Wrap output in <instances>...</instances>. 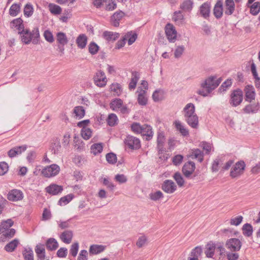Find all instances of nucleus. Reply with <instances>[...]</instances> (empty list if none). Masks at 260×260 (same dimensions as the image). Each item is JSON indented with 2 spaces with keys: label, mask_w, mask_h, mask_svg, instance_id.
Here are the masks:
<instances>
[{
  "label": "nucleus",
  "mask_w": 260,
  "mask_h": 260,
  "mask_svg": "<svg viewBox=\"0 0 260 260\" xmlns=\"http://www.w3.org/2000/svg\"><path fill=\"white\" fill-rule=\"evenodd\" d=\"M183 115L185 121L193 128L199 126V118L195 112V106L192 103L187 104L184 108Z\"/></svg>",
  "instance_id": "obj_1"
},
{
  "label": "nucleus",
  "mask_w": 260,
  "mask_h": 260,
  "mask_svg": "<svg viewBox=\"0 0 260 260\" xmlns=\"http://www.w3.org/2000/svg\"><path fill=\"white\" fill-rule=\"evenodd\" d=\"M20 36L21 41L25 44H28L32 42V44L36 45L39 42L40 33L38 27H35L31 31L26 29Z\"/></svg>",
  "instance_id": "obj_2"
},
{
  "label": "nucleus",
  "mask_w": 260,
  "mask_h": 260,
  "mask_svg": "<svg viewBox=\"0 0 260 260\" xmlns=\"http://www.w3.org/2000/svg\"><path fill=\"white\" fill-rule=\"evenodd\" d=\"M215 79L216 78L214 77H210L201 84L202 87L207 89L208 92H210L212 90L216 88L221 82L220 79L217 80Z\"/></svg>",
  "instance_id": "obj_3"
},
{
  "label": "nucleus",
  "mask_w": 260,
  "mask_h": 260,
  "mask_svg": "<svg viewBox=\"0 0 260 260\" xmlns=\"http://www.w3.org/2000/svg\"><path fill=\"white\" fill-rule=\"evenodd\" d=\"M245 164L243 161H239L232 168L230 176L236 178L241 175L245 170Z\"/></svg>",
  "instance_id": "obj_4"
},
{
  "label": "nucleus",
  "mask_w": 260,
  "mask_h": 260,
  "mask_svg": "<svg viewBox=\"0 0 260 260\" xmlns=\"http://www.w3.org/2000/svg\"><path fill=\"white\" fill-rule=\"evenodd\" d=\"M242 243L237 238H231L227 240L225 247L232 252H236L241 249Z\"/></svg>",
  "instance_id": "obj_5"
},
{
  "label": "nucleus",
  "mask_w": 260,
  "mask_h": 260,
  "mask_svg": "<svg viewBox=\"0 0 260 260\" xmlns=\"http://www.w3.org/2000/svg\"><path fill=\"white\" fill-rule=\"evenodd\" d=\"M242 100L243 92L241 90H235L231 93L230 104L232 106L236 107L239 105Z\"/></svg>",
  "instance_id": "obj_6"
},
{
  "label": "nucleus",
  "mask_w": 260,
  "mask_h": 260,
  "mask_svg": "<svg viewBox=\"0 0 260 260\" xmlns=\"http://www.w3.org/2000/svg\"><path fill=\"white\" fill-rule=\"evenodd\" d=\"M60 171L59 167L56 164H52L43 169L42 174L46 177H51L57 175Z\"/></svg>",
  "instance_id": "obj_7"
},
{
  "label": "nucleus",
  "mask_w": 260,
  "mask_h": 260,
  "mask_svg": "<svg viewBox=\"0 0 260 260\" xmlns=\"http://www.w3.org/2000/svg\"><path fill=\"white\" fill-rule=\"evenodd\" d=\"M7 197L10 201L17 202L21 201L23 199L24 196L21 190L13 189L8 192Z\"/></svg>",
  "instance_id": "obj_8"
},
{
  "label": "nucleus",
  "mask_w": 260,
  "mask_h": 260,
  "mask_svg": "<svg viewBox=\"0 0 260 260\" xmlns=\"http://www.w3.org/2000/svg\"><path fill=\"white\" fill-rule=\"evenodd\" d=\"M165 32L167 39L170 42H174L176 40L177 31L175 27L170 23H168L165 27Z\"/></svg>",
  "instance_id": "obj_9"
},
{
  "label": "nucleus",
  "mask_w": 260,
  "mask_h": 260,
  "mask_svg": "<svg viewBox=\"0 0 260 260\" xmlns=\"http://www.w3.org/2000/svg\"><path fill=\"white\" fill-rule=\"evenodd\" d=\"M95 84L99 87H104L106 85L107 78L104 72L98 71L93 77Z\"/></svg>",
  "instance_id": "obj_10"
},
{
  "label": "nucleus",
  "mask_w": 260,
  "mask_h": 260,
  "mask_svg": "<svg viewBox=\"0 0 260 260\" xmlns=\"http://www.w3.org/2000/svg\"><path fill=\"white\" fill-rule=\"evenodd\" d=\"M124 143L127 147L132 149H137L140 147L139 139L132 136H128L125 139Z\"/></svg>",
  "instance_id": "obj_11"
},
{
  "label": "nucleus",
  "mask_w": 260,
  "mask_h": 260,
  "mask_svg": "<svg viewBox=\"0 0 260 260\" xmlns=\"http://www.w3.org/2000/svg\"><path fill=\"white\" fill-rule=\"evenodd\" d=\"M161 189L168 193H173L177 189V186L171 180H166L161 185Z\"/></svg>",
  "instance_id": "obj_12"
},
{
  "label": "nucleus",
  "mask_w": 260,
  "mask_h": 260,
  "mask_svg": "<svg viewBox=\"0 0 260 260\" xmlns=\"http://www.w3.org/2000/svg\"><path fill=\"white\" fill-rule=\"evenodd\" d=\"M196 168L195 164L191 161L186 162L182 167V172L186 178H189Z\"/></svg>",
  "instance_id": "obj_13"
},
{
  "label": "nucleus",
  "mask_w": 260,
  "mask_h": 260,
  "mask_svg": "<svg viewBox=\"0 0 260 260\" xmlns=\"http://www.w3.org/2000/svg\"><path fill=\"white\" fill-rule=\"evenodd\" d=\"M27 148L26 145L14 147L8 152V155L10 158L14 157L24 152Z\"/></svg>",
  "instance_id": "obj_14"
},
{
  "label": "nucleus",
  "mask_w": 260,
  "mask_h": 260,
  "mask_svg": "<svg viewBox=\"0 0 260 260\" xmlns=\"http://www.w3.org/2000/svg\"><path fill=\"white\" fill-rule=\"evenodd\" d=\"M166 138L163 132H159L157 137V148L159 152L162 153L165 151L164 145Z\"/></svg>",
  "instance_id": "obj_15"
},
{
  "label": "nucleus",
  "mask_w": 260,
  "mask_h": 260,
  "mask_svg": "<svg viewBox=\"0 0 260 260\" xmlns=\"http://www.w3.org/2000/svg\"><path fill=\"white\" fill-rule=\"evenodd\" d=\"M200 12L203 18H208L210 14V4L208 2L203 4L200 7Z\"/></svg>",
  "instance_id": "obj_16"
},
{
  "label": "nucleus",
  "mask_w": 260,
  "mask_h": 260,
  "mask_svg": "<svg viewBox=\"0 0 260 260\" xmlns=\"http://www.w3.org/2000/svg\"><path fill=\"white\" fill-rule=\"evenodd\" d=\"M245 100L251 102L255 99V91L254 87L251 85H247L245 88Z\"/></svg>",
  "instance_id": "obj_17"
},
{
  "label": "nucleus",
  "mask_w": 260,
  "mask_h": 260,
  "mask_svg": "<svg viewBox=\"0 0 260 260\" xmlns=\"http://www.w3.org/2000/svg\"><path fill=\"white\" fill-rule=\"evenodd\" d=\"M213 14L217 19H219L222 17L223 14V5L221 1H218L215 5L213 9Z\"/></svg>",
  "instance_id": "obj_18"
},
{
  "label": "nucleus",
  "mask_w": 260,
  "mask_h": 260,
  "mask_svg": "<svg viewBox=\"0 0 260 260\" xmlns=\"http://www.w3.org/2000/svg\"><path fill=\"white\" fill-rule=\"evenodd\" d=\"M63 190V188L61 186L52 184L48 186L46 188V191L49 194L52 195H56L61 192Z\"/></svg>",
  "instance_id": "obj_19"
},
{
  "label": "nucleus",
  "mask_w": 260,
  "mask_h": 260,
  "mask_svg": "<svg viewBox=\"0 0 260 260\" xmlns=\"http://www.w3.org/2000/svg\"><path fill=\"white\" fill-rule=\"evenodd\" d=\"M3 232V233H0V234H2L0 240L2 242H5L12 238L14 236L16 233L15 230L14 229L4 230Z\"/></svg>",
  "instance_id": "obj_20"
},
{
  "label": "nucleus",
  "mask_w": 260,
  "mask_h": 260,
  "mask_svg": "<svg viewBox=\"0 0 260 260\" xmlns=\"http://www.w3.org/2000/svg\"><path fill=\"white\" fill-rule=\"evenodd\" d=\"M235 9V5L233 0H225L224 13L227 15H231Z\"/></svg>",
  "instance_id": "obj_21"
},
{
  "label": "nucleus",
  "mask_w": 260,
  "mask_h": 260,
  "mask_svg": "<svg viewBox=\"0 0 260 260\" xmlns=\"http://www.w3.org/2000/svg\"><path fill=\"white\" fill-rule=\"evenodd\" d=\"M140 79V74L138 72H133L132 74V77L128 85L129 90L134 89L137 85V83Z\"/></svg>",
  "instance_id": "obj_22"
},
{
  "label": "nucleus",
  "mask_w": 260,
  "mask_h": 260,
  "mask_svg": "<svg viewBox=\"0 0 260 260\" xmlns=\"http://www.w3.org/2000/svg\"><path fill=\"white\" fill-rule=\"evenodd\" d=\"M105 249L106 246L93 244L90 246L89 252L91 254H98L103 252Z\"/></svg>",
  "instance_id": "obj_23"
},
{
  "label": "nucleus",
  "mask_w": 260,
  "mask_h": 260,
  "mask_svg": "<svg viewBox=\"0 0 260 260\" xmlns=\"http://www.w3.org/2000/svg\"><path fill=\"white\" fill-rule=\"evenodd\" d=\"M140 134H141L142 135L146 136L147 137V140H150L153 136V132L151 127L147 124L143 125L142 132H141Z\"/></svg>",
  "instance_id": "obj_24"
},
{
  "label": "nucleus",
  "mask_w": 260,
  "mask_h": 260,
  "mask_svg": "<svg viewBox=\"0 0 260 260\" xmlns=\"http://www.w3.org/2000/svg\"><path fill=\"white\" fill-rule=\"evenodd\" d=\"M73 236L71 231H65L61 234L60 238L64 243L69 244L72 241Z\"/></svg>",
  "instance_id": "obj_25"
},
{
  "label": "nucleus",
  "mask_w": 260,
  "mask_h": 260,
  "mask_svg": "<svg viewBox=\"0 0 260 260\" xmlns=\"http://www.w3.org/2000/svg\"><path fill=\"white\" fill-rule=\"evenodd\" d=\"M19 244L17 239H15L7 244L4 247V249L7 252H12L14 251Z\"/></svg>",
  "instance_id": "obj_26"
},
{
  "label": "nucleus",
  "mask_w": 260,
  "mask_h": 260,
  "mask_svg": "<svg viewBox=\"0 0 260 260\" xmlns=\"http://www.w3.org/2000/svg\"><path fill=\"white\" fill-rule=\"evenodd\" d=\"M259 109V106L258 104H251L247 105L243 109L244 113L246 114L255 113Z\"/></svg>",
  "instance_id": "obj_27"
},
{
  "label": "nucleus",
  "mask_w": 260,
  "mask_h": 260,
  "mask_svg": "<svg viewBox=\"0 0 260 260\" xmlns=\"http://www.w3.org/2000/svg\"><path fill=\"white\" fill-rule=\"evenodd\" d=\"M174 124L177 130L183 136L185 137L189 135L188 130L180 121H175Z\"/></svg>",
  "instance_id": "obj_28"
},
{
  "label": "nucleus",
  "mask_w": 260,
  "mask_h": 260,
  "mask_svg": "<svg viewBox=\"0 0 260 260\" xmlns=\"http://www.w3.org/2000/svg\"><path fill=\"white\" fill-rule=\"evenodd\" d=\"M103 38L108 41H114L119 37V34L117 32L105 31L103 34Z\"/></svg>",
  "instance_id": "obj_29"
},
{
  "label": "nucleus",
  "mask_w": 260,
  "mask_h": 260,
  "mask_svg": "<svg viewBox=\"0 0 260 260\" xmlns=\"http://www.w3.org/2000/svg\"><path fill=\"white\" fill-rule=\"evenodd\" d=\"M189 157L192 159L197 158L199 162H202L204 158V154L203 152L199 149H192L189 154Z\"/></svg>",
  "instance_id": "obj_30"
},
{
  "label": "nucleus",
  "mask_w": 260,
  "mask_h": 260,
  "mask_svg": "<svg viewBox=\"0 0 260 260\" xmlns=\"http://www.w3.org/2000/svg\"><path fill=\"white\" fill-rule=\"evenodd\" d=\"M47 248L51 251L56 250L58 247L57 241L53 238L48 239L46 242Z\"/></svg>",
  "instance_id": "obj_31"
},
{
  "label": "nucleus",
  "mask_w": 260,
  "mask_h": 260,
  "mask_svg": "<svg viewBox=\"0 0 260 260\" xmlns=\"http://www.w3.org/2000/svg\"><path fill=\"white\" fill-rule=\"evenodd\" d=\"M123 105V101L120 99H115L110 104V108L115 111H119L120 108Z\"/></svg>",
  "instance_id": "obj_32"
},
{
  "label": "nucleus",
  "mask_w": 260,
  "mask_h": 260,
  "mask_svg": "<svg viewBox=\"0 0 260 260\" xmlns=\"http://www.w3.org/2000/svg\"><path fill=\"white\" fill-rule=\"evenodd\" d=\"M139 92L138 102L139 105L144 106L146 105L147 103V98L145 96V90L140 89Z\"/></svg>",
  "instance_id": "obj_33"
},
{
  "label": "nucleus",
  "mask_w": 260,
  "mask_h": 260,
  "mask_svg": "<svg viewBox=\"0 0 260 260\" xmlns=\"http://www.w3.org/2000/svg\"><path fill=\"white\" fill-rule=\"evenodd\" d=\"M14 222L11 219L3 221L0 224V233L4 232V230H9V228L13 225Z\"/></svg>",
  "instance_id": "obj_34"
},
{
  "label": "nucleus",
  "mask_w": 260,
  "mask_h": 260,
  "mask_svg": "<svg viewBox=\"0 0 260 260\" xmlns=\"http://www.w3.org/2000/svg\"><path fill=\"white\" fill-rule=\"evenodd\" d=\"M56 40L57 42L62 46H64L68 42L66 34L62 32H59L57 34Z\"/></svg>",
  "instance_id": "obj_35"
},
{
  "label": "nucleus",
  "mask_w": 260,
  "mask_h": 260,
  "mask_svg": "<svg viewBox=\"0 0 260 260\" xmlns=\"http://www.w3.org/2000/svg\"><path fill=\"white\" fill-rule=\"evenodd\" d=\"M74 113L76 118L81 119L85 114V111L82 106H76L74 109Z\"/></svg>",
  "instance_id": "obj_36"
},
{
  "label": "nucleus",
  "mask_w": 260,
  "mask_h": 260,
  "mask_svg": "<svg viewBox=\"0 0 260 260\" xmlns=\"http://www.w3.org/2000/svg\"><path fill=\"white\" fill-rule=\"evenodd\" d=\"M78 46L81 48H84L87 44V37L85 35H80L76 40Z\"/></svg>",
  "instance_id": "obj_37"
},
{
  "label": "nucleus",
  "mask_w": 260,
  "mask_h": 260,
  "mask_svg": "<svg viewBox=\"0 0 260 260\" xmlns=\"http://www.w3.org/2000/svg\"><path fill=\"white\" fill-rule=\"evenodd\" d=\"M126 40L128 41V44L131 45L133 44L137 38V34L133 31L127 32L124 37Z\"/></svg>",
  "instance_id": "obj_38"
},
{
  "label": "nucleus",
  "mask_w": 260,
  "mask_h": 260,
  "mask_svg": "<svg viewBox=\"0 0 260 260\" xmlns=\"http://www.w3.org/2000/svg\"><path fill=\"white\" fill-rule=\"evenodd\" d=\"M103 146L102 143H95L91 146V152L94 155L100 153L103 150Z\"/></svg>",
  "instance_id": "obj_39"
},
{
  "label": "nucleus",
  "mask_w": 260,
  "mask_h": 260,
  "mask_svg": "<svg viewBox=\"0 0 260 260\" xmlns=\"http://www.w3.org/2000/svg\"><path fill=\"white\" fill-rule=\"evenodd\" d=\"M20 11V4H14L9 9V14L12 16H17Z\"/></svg>",
  "instance_id": "obj_40"
},
{
  "label": "nucleus",
  "mask_w": 260,
  "mask_h": 260,
  "mask_svg": "<svg viewBox=\"0 0 260 260\" xmlns=\"http://www.w3.org/2000/svg\"><path fill=\"white\" fill-rule=\"evenodd\" d=\"M48 8L50 12L54 15L60 14L62 11V9L60 6L54 4H49Z\"/></svg>",
  "instance_id": "obj_41"
},
{
  "label": "nucleus",
  "mask_w": 260,
  "mask_h": 260,
  "mask_svg": "<svg viewBox=\"0 0 260 260\" xmlns=\"http://www.w3.org/2000/svg\"><path fill=\"white\" fill-rule=\"evenodd\" d=\"M110 90L117 96L120 95L122 92L121 86L117 83H112L110 86Z\"/></svg>",
  "instance_id": "obj_42"
},
{
  "label": "nucleus",
  "mask_w": 260,
  "mask_h": 260,
  "mask_svg": "<svg viewBox=\"0 0 260 260\" xmlns=\"http://www.w3.org/2000/svg\"><path fill=\"white\" fill-rule=\"evenodd\" d=\"M74 197V196L72 193L65 196L60 199L58 201V205L60 206L67 205L72 201Z\"/></svg>",
  "instance_id": "obj_43"
},
{
  "label": "nucleus",
  "mask_w": 260,
  "mask_h": 260,
  "mask_svg": "<svg viewBox=\"0 0 260 260\" xmlns=\"http://www.w3.org/2000/svg\"><path fill=\"white\" fill-rule=\"evenodd\" d=\"M193 3L190 0H185L180 5V8L185 11H190L192 8Z\"/></svg>",
  "instance_id": "obj_44"
},
{
  "label": "nucleus",
  "mask_w": 260,
  "mask_h": 260,
  "mask_svg": "<svg viewBox=\"0 0 260 260\" xmlns=\"http://www.w3.org/2000/svg\"><path fill=\"white\" fill-rule=\"evenodd\" d=\"M243 233L245 236L250 237L252 234V226L249 223H245L242 227Z\"/></svg>",
  "instance_id": "obj_45"
},
{
  "label": "nucleus",
  "mask_w": 260,
  "mask_h": 260,
  "mask_svg": "<svg viewBox=\"0 0 260 260\" xmlns=\"http://www.w3.org/2000/svg\"><path fill=\"white\" fill-rule=\"evenodd\" d=\"M173 178L179 186L182 187L184 185V180L180 173L176 172L173 175Z\"/></svg>",
  "instance_id": "obj_46"
},
{
  "label": "nucleus",
  "mask_w": 260,
  "mask_h": 260,
  "mask_svg": "<svg viewBox=\"0 0 260 260\" xmlns=\"http://www.w3.org/2000/svg\"><path fill=\"white\" fill-rule=\"evenodd\" d=\"M215 246L214 244H208L207 245L205 253L208 257H212L214 253Z\"/></svg>",
  "instance_id": "obj_47"
},
{
  "label": "nucleus",
  "mask_w": 260,
  "mask_h": 260,
  "mask_svg": "<svg viewBox=\"0 0 260 260\" xmlns=\"http://www.w3.org/2000/svg\"><path fill=\"white\" fill-rule=\"evenodd\" d=\"M22 254L24 260H34V252L31 249H25Z\"/></svg>",
  "instance_id": "obj_48"
},
{
  "label": "nucleus",
  "mask_w": 260,
  "mask_h": 260,
  "mask_svg": "<svg viewBox=\"0 0 260 260\" xmlns=\"http://www.w3.org/2000/svg\"><path fill=\"white\" fill-rule=\"evenodd\" d=\"M118 118L116 114H110L107 119V123L109 125L113 126L117 123Z\"/></svg>",
  "instance_id": "obj_49"
},
{
  "label": "nucleus",
  "mask_w": 260,
  "mask_h": 260,
  "mask_svg": "<svg viewBox=\"0 0 260 260\" xmlns=\"http://www.w3.org/2000/svg\"><path fill=\"white\" fill-rule=\"evenodd\" d=\"M33 12L34 8L32 5L30 3L27 4L24 8V15L27 17H29L32 15Z\"/></svg>",
  "instance_id": "obj_50"
},
{
  "label": "nucleus",
  "mask_w": 260,
  "mask_h": 260,
  "mask_svg": "<svg viewBox=\"0 0 260 260\" xmlns=\"http://www.w3.org/2000/svg\"><path fill=\"white\" fill-rule=\"evenodd\" d=\"M37 256L46 255L45 246L43 244H38L35 248Z\"/></svg>",
  "instance_id": "obj_51"
},
{
  "label": "nucleus",
  "mask_w": 260,
  "mask_h": 260,
  "mask_svg": "<svg viewBox=\"0 0 260 260\" xmlns=\"http://www.w3.org/2000/svg\"><path fill=\"white\" fill-rule=\"evenodd\" d=\"M260 12V3L255 2L250 6V13L256 15Z\"/></svg>",
  "instance_id": "obj_52"
},
{
  "label": "nucleus",
  "mask_w": 260,
  "mask_h": 260,
  "mask_svg": "<svg viewBox=\"0 0 260 260\" xmlns=\"http://www.w3.org/2000/svg\"><path fill=\"white\" fill-rule=\"evenodd\" d=\"M81 136L85 140H88L91 136L92 132L91 129L87 127H83L81 130Z\"/></svg>",
  "instance_id": "obj_53"
},
{
  "label": "nucleus",
  "mask_w": 260,
  "mask_h": 260,
  "mask_svg": "<svg viewBox=\"0 0 260 260\" xmlns=\"http://www.w3.org/2000/svg\"><path fill=\"white\" fill-rule=\"evenodd\" d=\"M163 197L164 196L162 193L159 190L151 192L149 194L150 199L154 201H158L160 199L163 198Z\"/></svg>",
  "instance_id": "obj_54"
},
{
  "label": "nucleus",
  "mask_w": 260,
  "mask_h": 260,
  "mask_svg": "<svg viewBox=\"0 0 260 260\" xmlns=\"http://www.w3.org/2000/svg\"><path fill=\"white\" fill-rule=\"evenodd\" d=\"M99 49V46L93 42H91L88 45L89 52L92 55L96 54Z\"/></svg>",
  "instance_id": "obj_55"
},
{
  "label": "nucleus",
  "mask_w": 260,
  "mask_h": 260,
  "mask_svg": "<svg viewBox=\"0 0 260 260\" xmlns=\"http://www.w3.org/2000/svg\"><path fill=\"white\" fill-rule=\"evenodd\" d=\"M61 148L60 142L58 140H55L51 145V151L54 154H57Z\"/></svg>",
  "instance_id": "obj_56"
},
{
  "label": "nucleus",
  "mask_w": 260,
  "mask_h": 260,
  "mask_svg": "<svg viewBox=\"0 0 260 260\" xmlns=\"http://www.w3.org/2000/svg\"><path fill=\"white\" fill-rule=\"evenodd\" d=\"M163 92L160 90H156L152 94V99L155 102H158L162 100Z\"/></svg>",
  "instance_id": "obj_57"
},
{
  "label": "nucleus",
  "mask_w": 260,
  "mask_h": 260,
  "mask_svg": "<svg viewBox=\"0 0 260 260\" xmlns=\"http://www.w3.org/2000/svg\"><path fill=\"white\" fill-rule=\"evenodd\" d=\"M107 161L110 164H114L117 160L116 155L113 153H109L106 156Z\"/></svg>",
  "instance_id": "obj_58"
},
{
  "label": "nucleus",
  "mask_w": 260,
  "mask_h": 260,
  "mask_svg": "<svg viewBox=\"0 0 260 260\" xmlns=\"http://www.w3.org/2000/svg\"><path fill=\"white\" fill-rule=\"evenodd\" d=\"M107 3L106 9L108 11H112L116 8L117 5L114 0H106Z\"/></svg>",
  "instance_id": "obj_59"
},
{
  "label": "nucleus",
  "mask_w": 260,
  "mask_h": 260,
  "mask_svg": "<svg viewBox=\"0 0 260 260\" xmlns=\"http://www.w3.org/2000/svg\"><path fill=\"white\" fill-rule=\"evenodd\" d=\"M44 37L45 40L50 43H53L54 41L52 33L49 30L44 31Z\"/></svg>",
  "instance_id": "obj_60"
},
{
  "label": "nucleus",
  "mask_w": 260,
  "mask_h": 260,
  "mask_svg": "<svg viewBox=\"0 0 260 260\" xmlns=\"http://www.w3.org/2000/svg\"><path fill=\"white\" fill-rule=\"evenodd\" d=\"M173 19L176 22H182L184 19V16L180 11H176L174 13Z\"/></svg>",
  "instance_id": "obj_61"
},
{
  "label": "nucleus",
  "mask_w": 260,
  "mask_h": 260,
  "mask_svg": "<svg viewBox=\"0 0 260 260\" xmlns=\"http://www.w3.org/2000/svg\"><path fill=\"white\" fill-rule=\"evenodd\" d=\"M185 48L183 45L178 46L176 48L174 52V56L175 58H179L181 57L183 52L184 51Z\"/></svg>",
  "instance_id": "obj_62"
},
{
  "label": "nucleus",
  "mask_w": 260,
  "mask_h": 260,
  "mask_svg": "<svg viewBox=\"0 0 260 260\" xmlns=\"http://www.w3.org/2000/svg\"><path fill=\"white\" fill-rule=\"evenodd\" d=\"M202 252V249L201 247L197 246L194 248L191 251L190 256L193 257H197L201 255Z\"/></svg>",
  "instance_id": "obj_63"
},
{
  "label": "nucleus",
  "mask_w": 260,
  "mask_h": 260,
  "mask_svg": "<svg viewBox=\"0 0 260 260\" xmlns=\"http://www.w3.org/2000/svg\"><path fill=\"white\" fill-rule=\"evenodd\" d=\"M242 220L243 217L242 216H238L231 219L230 224L231 225L237 226L242 222Z\"/></svg>",
  "instance_id": "obj_64"
}]
</instances>
